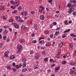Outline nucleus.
<instances>
[{
	"mask_svg": "<svg viewBox=\"0 0 76 76\" xmlns=\"http://www.w3.org/2000/svg\"><path fill=\"white\" fill-rule=\"evenodd\" d=\"M27 69H23V72H26V71H27Z\"/></svg>",
	"mask_w": 76,
	"mask_h": 76,
	"instance_id": "nucleus-28",
	"label": "nucleus"
},
{
	"mask_svg": "<svg viewBox=\"0 0 76 76\" xmlns=\"http://www.w3.org/2000/svg\"><path fill=\"white\" fill-rule=\"evenodd\" d=\"M24 20H20L19 22H20V23H23V22H24Z\"/></svg>",
	"mask_w": 76,
	"mask_h": 76,
	"instance_id": "nucleus-30",
	"label": "nucleus"
},
{
	"mask_svg": "<svg viewBox=\"0 0 76 76\" xmlns=\"http://www.w3.org/2000/svg\"><path fill=\"white\" fill-rule=\"evenodd\" d=\"M64 23L65 25H67L68 24V22H67V21H65Z\"/></svg>",
	"mask_w": 76,
	"mask_h": 76,
	"instance_id": "nucleus-40",
	"label": "nucleus"
},
{
	"mask_svg": "<svg viewBox=\"0 0 76 76\" xmlns=\"http://www.w3.org/2000/svg\"><path fill=\"white\" fill-rule=\"evenodd\" d=\"M55 17H56V18H58V15H57L56 14L55 15Z\"/></svg>",
	"mask_w": 76,
	"mask_h": 76,
	"instance_id": "nucleus-59",
	"label": "nucleus"
},
{
	"mask_svg": "<svg viewBox=\"0 0 76 76\" xmlns=\"http://www.w3.org/2000/svg\"><path fill=\"white\" fill-rule=\"evenodd\" d=\"M30 54H33L34 53V52L33 51L31 50L30 52Z\"/></svg>",
	"mask_w": 76,
	"mask_h": 76,
	"instance_id": "nucleus-37",
	"label": "nucleus"
},
{
	"mask_svg": "<svg viewBox=\"0 0 76 76\" xmlns=\"http://www.w3.org/2000/svg\"><path fill=\"white\" fill-rule=\"evenodd\" d=\"M12 66H15V63L13 62L12 63Z\"/></svg>",
	"mask_w": 76,
	"mask_h": 76,
	"instance_id": "nucleus-56",
	"label": "nucleus"
},
{
	"mask_svg": "<svg viewBox=\"0 0 76 76\" xmlns=\"http://www.w3.org/2000/svg\"><path fill=\"white\" fill-rule=\"evenodd\" d=\"M53 27V24H51L50 26V28H52V27Z\"/></svg>",
	"mask_w": 76,
	"mask_h": 76,
	"instance_id": "nucleus-53",
	"label": "nucleus"
},
{
	"mask_svg": "<svg viewBox=\"0 0 76 76\" xmlns=\"http://www.w3.org/2000/svg\"><path fill=\"white\" fill-rule=\"evenodd\" d=\"M24 29L26 31H27V30L28 29V27H25Z\"/></svg>",
	"mask_w": 76,
	"mask_h": 76,
	"instance_id": "nucleus-62",
	"label": "nucleus"
},
{
	"mask_svg": "<svg viewBox=\"0 0 76 76\" xmlns=\"http://www.w3.org/2000/svg\"><path fill=\"white\" fill-rule=\"evenodd\" d=\"M58 34H59V31H56V33L55 34V36H57V35H58Z\"/></svg>",
	"mask_w": 76,
	"mask_h": 76,
	"instance_id": "nucleus-16",
	"label": "nucleus"
},
{
	"mask_svg": "<svg viewBox=\"0 0 76 76\" xmlns=\"http://www.w3.org/2000/svg\"><path fill=\"white\" fill-rule=\"evenodd\" d=\"M22 46L21 45H19L18 46L17 48V49L18 50V53H20L21 51L20 50H22Z\"/></svg>",
	"mask_w": 76,
	"mask_h": 76,
	"instance_id": "nucleus-2",
	"label": "nucleus"
},
{
	"mask_svg": "<svg viewBox=\"0 0 76 76\" xmlns=\"http://www.w3.org/2000/svg\"><path fill=\"white\" fill-rule=\"evenodd\" d=\"M49 33V32L48 31H44V34H48Z\"/></svg>",
	"mask_w": 76,
	"mask_h": 76,
	"instance_id": "nucleus-18",
	"label": "nucleus"
},
{
	"mask_svg": "<svg viewBox=\"0 0 76 76\" xmlns=\"http://www.w3.org/2000/svg\"><path fill=\"white\" fill-rule=\"evenodd\" d=\"M45 10V8L44 7L40 6L39 7V12L41 13H42V12H44Z\"/></svg>",
	"mask_w": 76,
	"mask_h": 76,
	"instance_id": "nucleus-1",
	"label": "nucleus"
},
{
	"mask_svg": "<svg viewBox=\"0 0 76 76\" xmlns=\"http://www.w3.org/2000/svg\"><path fill=\"white\" fill-rule=\"evenodd\" d=\"M15 67H16L17 69H19V66L18 65H16L15 66Z\"/></svg>",
	"mask_w": 76,
	"mask_h": 76,
	"instance_id": "nucleus-39",
	"label": "nucleus"
},
{
	"mask_svg": "<svg viewBox=\"0 0 76 76\" xmlns=\"http://www.w3.org/2000/svg\"><path fill=\"white\" fill-rule=\"evenodd\" d=\"M35 13V12H34L33 11H32L31 12V14L32 15H34V14Z\"/></svg>",
	"mask_w": 76,
	"mask_h": 76,
	"instance_id": "nucleus-52",
	"label": "nucleus"
},
{
	"mask_svg": "<svg viewBox=\"0 0 76 76\" xmlns=\"http://www.w3.org/2000/svg\"><path fill=\"white\" fill-rule=\"evenodd\" d=\"M70 53H68L66 54V57H69V56H70Z\"/></svg>",
	"mask_w": 76,
	"mask_h": 76,
	"instance_id": "nucleus-33",
	"label": "nucleus"
},
{
	"mask_svg": "<svg viewBox=\"0 0 76 76\" xmlns=\"http://www.w3.org/2000/svg\"><path fill=\"white\" fill-rule=\"evenodd\" d=\"M4 10V7L1 8L0 9V10H1V11H3Z\"/></svg>",
	"mask_w": 76,
	"mask_h": 76,
	"instance_id": "nucleus-35",
	"label": "nucleus"
},
{
	"mask_svg": "<svg viewBox=\"0 0 76 76\" xmlns=\"http://www.w3.org/2000/svg\"><path fill=\"white\" fill-rule=\"evenodd\" d=\"M15 58V56L14 55L11 56L10 58V60H12V59H14Z\"/></svg>",
	"mask_w": 76,
	"mask_h": 76,
	"instance_id": "nucleus-8",
	"label": "nucleus"
},
{
	"mask_svg": "<svg viewBox=\"0 0 76 76\" xmlns=\"http://www.w3.org/2000/svg\"><path fill=\"white\" fill-rule=\"evenodd\" d=\"M60 69V67L58 66L57 67H56L55 68V72H57L58 70Z\"/></svg>",
	"mask_w": 76,
	"mask_h": 76,
	"instance_id": "nucleus-6",
	"label": "nucleus"
},
{
	"mask_svg": "<svg viewBox=\"0 0 76 76\" xmlns=\"http://www.w3.org/2000/svg\"><path fill=\"white\" fill-rule=\"evenodd\" d=\"M9 51H7L5 52L4 54V57H7V58L8 56V55L7 54H9Z\"/></svg>",
	"mask_w": 76,
	"mask_h": 76,
	"instance_id": "nucleus-3",
	"label": "nucleus"
},
{
	"mask_svg": "<svg viewBox=\"0 0 76 76\" xmlns=\"http://www.w3.org/2000/svg\"><path fill=\"white\" fill-rule=\"evenodd\" d=\"M15 28H16V29H18V28H19V25H18V24H17V23H16V25L15 26Z\"/></svg>",
	"mask_w": 76,
	"mask_h": 76,
	"instance_id": "nucleus-13",
	"label": "nucleus"
},
{
	"mask_svg": "<svg viewBox=\"0 0 76 76\" xmlns=\"http://www.w3.org/2000/svg\"><path fill=\"white\" fill-rule=\"evenodd\" d=\"M72 11H71L70 10H69L68 11V13H72Z\"/></svg>",
	"mask_w": 76,
	"mask_h": 76,
	"instance_id": "nucleus-49",
	"label": "nucleus"
},
{
	"mask_svg": "<svg viewBox=\"0 0 76 76\" xmlns=\"http://www.w3.org/2000/svg\"><path fill=\"white\" fill-rule=\"evenodd\" d=\"M34 28H37V24H35L34 26Z\"/></svg>",
	"mask_w": 76,
	"mask_h": 76,
	"instance_id": "nucleus-47",
	"label": "nucleus"
},
{
	"mask_svg": "<svg viewBox=\"0 0 76 76\" xmlns=\"http://www.w3.org/2000/svg\"><path fill=\"white\" fill-rule=\"evenodd\" d=\"M21 29H25V26H21Z\"/></svg>",
	"mask_w": 76,
	"mask_h": 76,
	"instance_id": "nucleus-27",
	"label": "nucleus"
},
{
	"mask_svg": "<svg viewBox=\"0 0 76 76\" xmlns=\"http://www.w3.org/2000/svg\"><path fill=\"white\" fill-rule=\"evenodd\" d=\"M26 58H23L22 60V61L23 63H25L26 62Z\"/></svg>",
	"mask_w": 76,
	"mask_h": 76,
	"instance_id": "nucleus-15",
	"label": "nucleus"
},
{
	"mask_svg": "<svg viewBox=\"0 0 76 76\" xmlns=\"http://www.w3.org/2000/svg\"><path fill=\"white\" fill-rule=\"evenodd\" d=\"M53 59L52 58L50 59V62H52V61H53Z\"/></svg>",
	"mask_w": 76,
	"mask_h": 76,
	"instance_id": "nucleus-58",
	"label": "nucleus"
},
{
	"mask_svg": "<svg viewBox=\"0 0 76 76\" xmlns=\"http://www.w3.org/2000/svg\"><path fill=\"white\" fill-rule=\"evenodd\" d=\"M7 69L8 70H10L11 69V66H7Z\"/></svg>",
	"mask_w": 76,
	"mask_h": 76,
	"instance_id": "nucleus-17",
	"label": "nucleus"
},
{
	"mask_svg": "<svg viewBox=\"0 0 76 76\" xmlns=\"http://www.w3.org/2000/svg\"><path fill=\"white\" fill-rule=\"evenodd\" d=\"M49 45H50V42H48L46 43L45 46L46 47H48L49 46Z\"/></svg>",
	"mask_w": 76,
	"mask_h": 76,
	"instance_id": "nucleus-22",
	"label": "nucleus"
},
{
	"mask_svg": "<svg viewBox=\"0 0 76 76\" xmlns=\"http://www.w3.org/2000/svg\"><path fill=\"white\" fill-rule=\"evenodd\" d=\"M58 54H61V50H58Z\"/></svg>",
	"mask_w": 76,
	"mask_h": 76,
	"instance_id": "nucleus-61",
	"label": "nucleus"
},
{
	"mask_svg": "<svg viewBox=\"0 0 76 76\" xmlns=\"http://www.w3.org/2000/svg\"><path fill=\"white\" fill-rule=\"evenodd\" d=\"M73 5L72 4H71L69 3L67 5V7H69V8H72L73 7Z\"/></svg>",
	"mask_w": 76,
	"mask_h": 76,
	"instance_id": "nucleus-4",
	"label": "nucleus"
},
{
	"mask_svg": "<svg viewBox=\"0 0 76 76\" xmlns=\"http://www.w3.org/2000/svg\"><path fill=\"white\" fill-rule=\"evenodd\" d=\"M63 45V42H61L59 45V47H61Z\"/></svg>",
	"mask_w": 76,
	"mask_h": 76,
	"instance_id": "nucleus-12",
	"label": "nucleus"
},
{
	"mask_svg": "<svg viewBox=\"0 0 76 76\" xmlns=\"http://www.w3.org/2000/svg\"><path fill=\"white\" fill-rule=\"evenodd\" d=\"M59 29H60V27H58L56 29V31H58Z\"/></svg>",
	"mask_w": 76,
	"mask_h": 76,
	"instance_id": "nucleus-63",
	"label": "nucleus"
},
{
	"mask_svg": "<svg viewBox=\"0 0 76 76\" xmlns=\"http://www.w3.org/2000/svg\"><path fill=\"white\" fill-rule=\"evenodd\" d=\"M21 9H22V7H21V6H20L19 7H18V10L20 11L21 10Z\"/></svg>",
	"mask_w": 76,
	"mask_h": 76,
	"instance_id": "nucleus-29",
	"label": "nucleus"
},
{
	"mask_svg": "<svg viewBox=\"0 0 76 76\" xmlns=\"http://www.w3.org/2000/svg\"><path fill=\"white\" fill-rule=\"evenodd\" d=\"M65 37H66V36L65 35H63L62 36V38H65Z\"/></svg>",
	"mask_w": 76,
	"mask_h": 76,
	"instance_id": "nucleus-51",
	"label": "nucleus"
},
{
	"mask_svg": "<svg viewBox=\"0 0 76 76\" xmlns=\"http://www.w3.org/2000/svg\"><path fill=\"white\" fill-rule=\"evenodd\" d=\"M74 34H70V36H71V37H73V36Z\"/></svg>",
	"mask_w": 76,
	"mask_h": 76,
	"instance_id": "nucleus-50",
	"label": "nucleus"
},
{
	"mask_svg": "<svg viewBox=\"0 0 76 76\" xmlns=\"http://www.w3.org/2000/svg\"><path fill=\"white\" fill-rule=\"evenodd\" d=\"M44 42L43 40H42L39 42V44H44Z\"/></svg>",
	"mask_w": 76,
	"mask_h": 76,
	"instance_id": "nucleus-14",
	"label": "nucleus"
},
{
	"mask_svg": "<svg viewBox=\"0 0 76 76\" xmlns=\"http://www.w3.org/2000/svg\"><path fill=\"white\" fill-rule=\"evenodd\" d=\"M26 64L25 63H24L23 64V67H26Z\"/></svg>",
	"mask_w": 76,
	"mask_h": 76,
	"instance_id": "nucleus-19",
	"label": "nucleus"
},
{
	"mask_svg": "<svg viewBox=\"0 0 76 76\" xmlns=\"http://www.w3.org/2000/svg\"><path fill=\"white\" fill-rule=\"evenodd\" d=\"M3 18L4 20H6L7 18H6V17L5 16H3Z\"/></svg>",
	"mask_w": 76,
	"mask_h": 76,
	"instance_id": "nucleus-32",
	"label": "nucleus"
},
{
	"mask_svg": "<svg viewBox=\"0 0 76 76\" xmlns=\"http://www.w3.org/2000/svg\"><path fill=\"white\" fill-rule=\"evenodd\" d=\"M73 3L74 4H76V0H74L73 1Z\"/></svg>",
	"mask_w": 76,
	"mask_h": 76,
	"instance_id": "nucleus-48",
	"label": "nucleus"
},
{
	"mask_svg": "<svg viewBox=\"0 0 76 76\" xmlns=\"http://www.w3.org/2000/svg\"><path fill=\"white\" fill-rule=\"evenodd\" d=\"M6 39V36H4L3 37V39H4V40H5Z\"/></svg>",
	"mask_w": 76,
	"mask_h": 76,
	"instance_id": "nucleus-36",
	"label": "nucleus"
},
{
	"mask_svg": "<svg viewBox=\"0 0 76 76\" xmlns=\"http://www.w3.org/2000/svg\"><path fill=\"white\" fill-rule=\"evenodd\" d=\"M12 70L14 72H16L17 71V70H16V69L15 68H12Z\"/></svg>",
	"mask_w": 76,
	"mask_h": 76,
	"instance_id": "nucleus-23",
	"label": "nucleus"
},
{
	"mask_svg": "<svg viewBox=\"0 0 76 76\" xmlns=\"http://www.w3.org/2000/svg\"><path fill=\"white\" fill-rule=\"evenodd\" d=\"M40 19H42V20H44V15H41L40 17Z\"/></svg>",
	"mask_w": 76,
	"mask_h": 76,
	"instance_id": "nucleus-10",
	"label": "nucleus"
},
{
	"mask_svg": "<svg viewBox=\"0 0 76 76\" xmlns=\"http://www.w3.org/2000/svg\"><path fill=\"white\" fill-rule=\"evenodd\" d=\"M56 13L58 14V13H59V12H60V11H56Z\"/></svg>",
	"mask_w": 76,
	"mask_h": 76,
	"instance_id": "nucleus-57",
	"label": "nucleus"
},
{
	"mask_svg": "<svg viewBox=\"0 0 76 76\" xmlns=\"http://www.w3.org/2000/svg\"><path fill=\"white\" fill-rule=\"evenodd\" d=\"M19 42L20 43H22V40H20Z\"/></svg>",
	"mask_w": 76,
	"mask_h": 76,
	"instance_id": "nucleus-64",
	"label": "nucleus"
},
{
	"mask_svg": "<svg viewBox=\"0 0 76 76\" xmlns=\"http://www.w3.org/2000/svg\"><path fill=\"white\" fill-rule=\"evenodd\" d=\"M50 37H51V38H53V34H51L50 35Z\"/></svg>",
	"mask_w": 76,
	"mask_h": 76,
	"instance_id": "nucleus-60",
	"label": "nucleus"
},
{
	"mask_svg": "<svg viewBox=\"0 0 76 76\" xmlns=\"http://www.w3.org/2000/svg\"><path fill=\"white\" fill-rule=\"evenodd\" d=\"M70 31V29H69L66 30H65L64 32V33H67V32H69Z\"/></svg>",
	"mask_w": 76,
	"mask_h": 76,
	"instance_id": "nucleus-7",
	"label": "nucleus"
},
{
	"mask_svg": "<svg viewBox=\"0 0 76 76\" xmlns=\"http://www.w3.org/2000/svg\"><path fill=\"white\" fill-rule=\"evenodd\" d=\"M73 45L72 43H70V47L71 48H73Z\"/></svg>",
	"mask_w": 76,
	"mask_h": 76,
	"instance_id": "nucleus-20",
	"label": "nucleus"
},
{
	"mask_svg": "<svg viewBox=\"0 0 76 76\" xmlns=\"http://www.w3.org/2000/svg\"><path fill=\"white\" fill-rule=\"evenodd\" d=\"M3 47V44L2 43L0 44V48H2Z\"/></svg>",
	"mask_w": 76,
	"mask_h": 76,
	"instance_id": "nucleus-45",
	"label": "nucleus"
},
{
	"mask_svg": "<svg viewBox=\"0 0 76 76\" xmlns=\"http://www.w3.org/2000/svg\"><path fill=\"white\" fill-rule=\"evenodd\" d=\"M48 1L49 3H52V2L53 1V0H49Z\"/></svg>",
	"mask_w": 76,
	"mask_h": 76,
	"instance_id": "nucleus-38",
	"label": "nucleus"
},
{
	"mask_svg": "<svg viewBox=\"0 0 76 76\" xmlns=\"http://www.w3.org/2000/svg\"><path fill=\"white\" fill-rule=\"evenodd\" d=\"M13 19H10V20L9 22H13Z\"/></svg>",
	"mask_w": 76,
	"mask_h": 76,
	"instance_id": "nucleus-42",
	"label": "nucleus"
},
{
	"mask_svg": "<svg viewBox=\"0 0 76 76\" xmlns=\"http://www.w3.org/2000/svg\"><path fill=\"white\" fill-rule=\"evenodd\" d=\"M54 66H55V64H53L51 66V67H54Z\"/></svg>",
	"mask_w": 76,
	"mask_h": 76,
	"instance_id": "nucleus-55",
	"label": "nucleus"
},
{
	"mask_svg": "<svg viewBox=\"0 0 76 76\" xmlns=\"http://www.w3.org/2000/svg\"><path fill=\"white\" fill-rule=\"evenodd\" d=\"M74 73H75V71H71L70 73V75H73Z\"/></svg>",
	"mask_w": 76,
	"mask_h": 76,
	"instance_id": "nucleus-21",
	"label": "nucleus"
},
{
	"mask_svg": "<svg viewBox=\"0 0 76 76\" xmlns=\"http://www.w3.org/2000/svg\"><path fill=\"white\" fill-rule=\"evenodd\" d=\"M11 7L12 9H16V7H15V6H11Z\"/></svg>",
	"mask_w": 76,
	"mask_h": 76,
	"instance_id": "nucleus-24",
	"label": "nucleus"
},
{
	"mask_svg": "<svg viewBox=\"0 0 76 76\" xmlns=\"http://www.w3.org/2000/svg\"><path fill=\"white\" fill-rule=\"evenodd\" d=\"M16 12H17V10H15L13 12V14H15V13H16Z\"/></svg>",
	"mask_w": 76,
	"mask_h": 76,
	"instance_id": "nucleus-46",
	"label": "nucleus"
},
{
	"mask_svg": "<svg viewBox=\"0 0 76 76\" xmlns=\"http://www.w3.org/2000/svg\"><path fill=\"white\" fill-rule=\"evenodd\" d=\"M44 60L45 61H48V58H45L44 59Z\"/></svg>",
	"mask_w": 76,
	"mask_h": 76,
	"instance_id": "nucleus-25",
	"label": "nucleus"
},
{
	"mask_svg": "<svg viewBox=\"0 0 76 76\" xmlns=\"http://www.w3.org/2000/svg\"><path fill=\"white\" fill-rule=\"evenodd\" d=\"M14 5L15 7H18L19 5V3H15L14 4Z\"/></svg>",
	"mask_w": 76,
	"mask_h": 76,
	"instance_id": "nucleus-11",
	"label": "nucleus"
},
{
	"mask_svg": "<svg viewBox=\"0 0 76 76\" xmlns=\"http://www.w3.org/2000/svg\"><path fill=\"white\" fill-rule=\"evenodd\" d=\"M73 15L74 16H76V12H73Z\"/></svg>",
	"mask_w": 76,
	"mask_h": 76,
	"instance_id": "nucleus-41",
	"label": "nucleus"
},
{
	"mask_svg": "<svg viewBox=\"0 0 76 76\" xmlns=\"http://www.w3.org/2000/svg\"><path fill=\"white\" fill-rule=\"evenodd\" d=\"M53 25H57V23H56V22H54L53 23Z\"/></svg>",
	"mask_w": 76,
	"mask_h": 76,
	"instance_id": "nucleus-54",
	"label": "nucleus"
},
{
	"mask_svg": "<svg viewBox=\"0 0 76 76\" xmlns=\"http://www.w3.org/2000/svg\"><path fill=\"white\" fill-rule=\"evenodd\" d=\"M8 31L6 29H5L4 31L3 34L4 35H6L7 34Z\"/></svg>",
	"mask_w": 76,
	"mask_h": 76,
	"instance_id": "nucleus-9",
	"label": "nucleus"
},
{
	"mask_svg": "<svg viewBox=\"0 0 76 76\" xmlns=\"http://www.w3.org/2000/svg\"><path fill=\"white\" fill-rule=\"evenodd\" d=\"M62 63L63 64H65L66 63V61H62Z\"/></svg>",
	"mask_w": 76,
	"mask_h": 76,
	"instance_id": "nucleus-34",
	"label": "nucleus"
},
{
	"mask_svg": "<svg viewBox=\"0 0 76 76\" xmlns=\"http://www.w3.org/2000/svg\"><path fill=\"white\" fill-rule=\"evenodd\" d=\"M27 11H25L24 13V14L25 15H26H26H27Z\"/></svg>",
	"mask_w": 76,
	"mask_h": 76,
	"instance_id": "nucleus-43",
	"label": "nucleus"
},
{
	"mask_svg": "<svg viewBox=\"0 0 76 76\" xmlns=\"http://www.w3.org/2000/svg\"><path fill=\"white\" fill-rule=\"evenodd\" d=\"M16 19L17 21L19 22L20 20V18L19 17H16Z\"/></svg>",
	"mask_w": 76,
	"mask_h": 76,
	"instance_id": "nucleus-5",
	"label": "nucleus"
},
{
	"mask_svg": "<svg viewBox=\"0 0 76 76\" xmlns=\"http://www.w3.org/2000/svg\"><path fill=\"white\" fill-rule=\"evenodd\" d=\"M38 67H39V65H37L36 67L34 68L35 69H37Z\"/></svg>",
	"mask_w": 76,
	"mask_h": 76,
	"instance_id": "nucleus-44",
	"label": "nucleus"
},
{
	"mask_svg": "<svg viewBox=\"0 0 76 76\" xmlns=\"http://www.w3.org/2000/svg\"><path fill=\"white\" fill-rule=\"evenodd\" d=\"M70 10L71 11H72V12H73V11H74V8H70Z\"/></svg>",
	"mask_w": 76,
	"mask_h": 76,
	"instance_id": "nucleus-26",
	"label": "nucleus"
},
{
	"mask_svg": "<svg viewBox=\"0 0 76 76\" xmlns=\"http://www.w3.org/2000/svg\"><path fill=\"white\" fill-rule=\"evenodd\" d=\"M37 40H35L33 41L32 43H34V44H35V43H37Z\"/></svg>",
	"mask_w": 76,
	"mask_h": 76,
	"instance_id": "nucleus-31",
	"label": "nucleus"
}]
</instances>
